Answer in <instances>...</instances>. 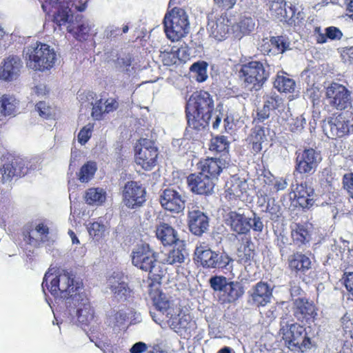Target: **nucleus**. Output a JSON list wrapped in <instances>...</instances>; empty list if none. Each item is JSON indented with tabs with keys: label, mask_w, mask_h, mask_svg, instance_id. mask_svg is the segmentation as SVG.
Returning a JSON list of instances; mask_svg holds the SVG:
<instances>
[{
	"label": "nucleus",
	"mask_w": 353,
	"mask_h": 353,
	"mask_svg": "<svg viewBox=\"0 0 353 353\" xmlns=\"http://www.w3.org/2000/svg\"><path fill=\"white\" fill-rule=\"evenodd\" d=\"M214 101L210 94L205 91H200L192 94L186 104V117L189 128L196 131L205 129L212 117ZM212 128H219L223 118V114L216 111L213 114Z\"/></svg>",
	"instance_id": "1"
},
{
	"label": "nucleus",
	"mask_w": 353,
	"mask_h": 353,
	"mask_svg": "<svg viewBox=\"0 0 353 353\" xmlns=\"http://www.w3.org/2000/svg\"><path fill=\"white\" fill-rule=\"evenodd\" d=\"M153 302L155 311L151 310L150 313L157 323L161 325L165 322L174 330H188L194 327L195 322L191 315L170 302L164 294L159 293Z\"/></svg>",
	"instance_id": "2"
},
{
	"label": "nucleus",
	"mask_w": 353,
	"mask_h": 353,
	"mask_svg": "<svg viewBox=\"0 0 353 353\" xmlns=\"http://www.w3.org/2000/svg\"><path fill=\"white\" fill-rule=\"evenodd\" d=\"M45 288L56 300H65V305L75 293L83 291L81 282L75 281L73 274L55 268H50L46 273L42 283L43 291Z\"/></svg>",
	"instance_id": "3"
},
{
	"label": "nucleus",
	"mask_w": 353,
	"mask_h": 353,
	"mask_svg": "<svg viewBox=\"0 0 353 353\" xmlns=\"http://www.w3.org/2000/svg\"><path fill=\"white\" fill-rule=\"evenodd\" d=\"M27 66L35 71L43 72L50 70L55 63L57 54L49 45L36 42L24 49Z\"/></svg>",
	"instance_id": "4"
},
{
	"label": "nucleus",
	"mask_w": 353,
	"mask_h": 353,
	"mask_svg": "<svg viewBox=\"0 0 353 353\" xmlns=\"http://www.w3.org/2000/svg\"><path fill=\"white\" fill-rule=\"evenodd\" d=\"M157 258V252L146 243L137 244L132 252V264L139 269L149 272L154 279H161L164 273Z\"/></svg>",
	"instance_id": "5"
},
{
	"label": "nucleus",
	"mask_w": 353,
	"mask_h": 353,
	"mask_svg": "<svg viewBox=\"0 0 353 353\" xmlns=\"http://www.w3.org/2000/svg\"><path fill=\"white\" fill-rule=\"evenodd\" d=\"M239 74L245 88L250 91H258L270 77V66L261 61H252L242 65Z\"/></svg>",
	"instance_id": "6"
},
{
	"label": "nucleus",
	"mask_w": 353,
	"mask_h": 353,
	"mask_svg": "<svg viewBox=\"0 0 353 353\" xmlns=\"http://www.w3.org/2000/svg\"><path fill=\"white\" fill-rule=\"evenodd\" d=\"M163 26L167 38L178 41L189 32L188 15L183 9L174 7L165 14Z\"/></svg>",
	"instance_id": "7"
},
{
	"label": "nucleus",
	"mask_w": 353,
	"mask_h": 353,
	"mask_svg": "<svg viewBox=\"0 0 353 353\" xmlns=\"http://www.w3.org/2000/svg\"><path fill=\"white\" fill-rule=\"evenodd\" d=\"M65 307L71 315H74L81 326L89 325L94 319V309L85 292L75 293L67 301Z\"/></svg>",
	"instance_id": "8"
},
{
	"label": "nucleus",
	"mask_w": 353,
	"mask_h": 353,
	"mask_svg": "<svg viewBox=\"0 0 353 353\" xmlns=\"http://www.w3.org/2000/svg\"><path fill=\"white\" fill-rule=\"evenodd\" d=\"M38 166L33 162L19 157H10L8 161L0 168V182L11 187L14 177L22 176L28 174L29 170H35Z\"/></svg>",
	"instance_id": "9"
},
{
	"label": "nucleus",
	"mask_w": 353,
	"mask_h": 353,
	"mask_svg": "<svg viewBox=\"0 0 353 353\" xmlns=\"http://www.w3.org/2000/svg\"><path fill=\"white\" fill-rule=\"evenodd\" d=\"M194 254L195 260L204 268L228 270V267L232 262L226 253L216 252L204 245L196 246Z\"/></svg>",
	"instance_id": "10"
},
{
	"label": "nucleus",
	"mask_w": 353,
	"mask_h": 353,
	"mask_svg": "<svg viewBox=\"0 0 353 353\" xmlns=\"http://www.w3.org/2000/svg\"><path fill=\"white\" fill-rule=\"evenodd\" d=\"M207 30L210 37L218 41H221L228 38L232 31L233 23L226 13L212 12L208 15Z\"/></svg>",
	"instance_id": "11"
},
{
	"label": "nucleus",
	"mask_w": 353,
	"mask_h": 353,
	"mask_svg": "<svg viewBox=\"0 0 353 353\" xmlns=\"http://www.w3.org/2000/svg\"><path fill=\"white\" fill-rule=\"evenodd\" d=\"M135 161L145 170H151L156 165L158 149L155 143L148 139H141L136 146Z\"/></svg>",
	"instance_id": "12"
},
{
	"label": "nucleus",
	"mask_w": 353,
	"mask_h": 353,
	"mask_svg": "<svg viewBox=\"0 0 353 353\" xmlns=\"http://www.w3.org/2000/svg\"><path fill=\"white\" fill-rule=\"evenodd\" d=\"M45 3L52 7L57 6L58 11L54 14L53 21L59 27L66 23L71 24L72 8L74 7L79 12H83L85 9V3L78 5L73 0H45Z\"/></svg>",
	"instance_id": "13"
},
{
	"label": "nucleus",
	"mask_w": 353,
	"mask_h": 353,
	"mask_svg": "<svg viewBox=\"0 0 353 353\" xmlns=\"http://www.w3.org/2000/svg\"><path fill=\"white\" fill-rule=\"evenodd\" d=\"M296 170L300 174H313L321 161L319 152L312 148L296 152Z\"/></svg>",
	"instance_id": "14"
},
{
	"label": "nucleus",
	"mask_w": 353,
	"mask_h": 353,
	"mask_svg": "<svg viewBox=\"0 0 353 353\" xmlns=\"http://www.w3.org/2000/svg\"><path fill=\"white\" fill-rule=\"evenodd\" d=\"M328 103L338 110H345L351 105V92L343 85L333 83L327 88Z\"/></svg>",
	"instance_id": "15"
},
{
	"label": "nucleus",
	"mask_w": 353,
	"mask_h": 353,
	"mask_svg": "<svg viewBox=\"0 0 353 353\" xmlns=\"http://www.w3.org/2000/svg\"><path fill=\"white\" fill-rule=\"evenodd\" d=\"M123 202L130 209H135L145 201V188L137 181H128L123 189Z\"/></svg>",
	"instance_id": "16"
},
{
	"label": "nucleus",
	"mask_w": 353,
	"mask_h": 353,
	"mask_svg": "<svg viewBox=\"0 0 353 353\" xmlns=\"http://www.w3.org/2000/svg\"><path fill=\"white\" fill-rule=\"evenodd\" d=\"M283 339L290 346L296 347L303 351V348H307L310 344V339L307 336L305 328L297 323H293L281 329Z\"/></svg>",
	"instance_id": "17"
},
{
	"label": "nucleus",
	"mask_w": 353,
	"mask_h": 353,
	"mask_svg": "<svg viewBox=\"0 0 353 353\" xmlns=\"http://www.w3.org/2000/svg\"><path fill=\"white\" fill-rule=\"evenodd\" d=\"M185 201V194L181 191L172 188L165 189L160 196L162 207L166 210L175 213H179L184 210Z\"/></svg>",
	"instance_id": "18"
},
{
	"label": "nucleus",
	"mask_w": 353,
	"mask_h": 353,
	"mask_svg": "<svg viewBox=\"0 0 353 353\" xmlns=\"http://www.w3.org/2000/svg\"><path fill=\"white\" fill-rule=\"evenodd\" d=\"M224 222L230 230L239 234H245L251 229L250 221L252 219L241 213L240 210H230L223 216Z\"/></svg>",
	"instance_id": "19"
},
{
	"label": "nucleus",
	"mask_w": 353,
	"mask_h": 353,
	"mask_svg": "<svg viewBox=\"0 0 353 353\" xmlns=\"http://www.w3.org/2000/svg\"><path fill=\"white\" fill-rule=\"evenodd\" d=\"M187 182L190 190L197 194H210L215 185L214 181L201 172L190 174Z\"/></svg>",
	"instance_id": "20"
},
{
	"label": "nucleus",
	"mask_w": 353,
	"mask_h": 353,
	"mask_svg": "<svg viewBox=\"0 0 353 353\" xmlns=\"http://www.w3.org/2000/svg\"><path fill=\"white\" fill-rule=\"evenodd\" d=\"M108 285L118 301H125L131 296L132 291L125 282L123 275L119 272H114L108 279Z\"/></svg>",
	"instance_id": "21"
},
{
	"label": "nucleus",
	"mask_w": 353,
	"mask_h": 353,
	"mask_svg": "<svg viewBox=\"0 0 353 353\" xmlns=\"http://www.w3.org/2000/svg\"><path fill=\"white\" fill-rule=\"evenodd\" d=\"M347 120L343 113L331 117L324 125V131L332 139L342 137L350 133Z\"/></svg>",
	"instance_id": "22"
},
{
	"label": "nucleus",
	"mask_w": 353,
	"mask_h": 353,
	"mask_svg": "<svg viewBox=\"0 0 353 353\" xmlns=\"http://www.w3.org/2000/svg\"><path fill=\"white\" fill-rule=\"evenodd\" d=\"M293 305L294 315L301 322L313 321L317 314L315 305L303 297L295 299Z\"/></svg>",
	"instance_id": "23"
},
{
	"label": "nucleus",
	"mask_w": 353,
	"mask_h": 353,
	"mask_svg": "<svg viewBox=\"0 0 353 353\" xmlns=\"http://www.w3.org/2000/svg\"><path fill=\"white\" fill-rule=\"evenodd\" d=\"M250 302L256 306H264L270 302L272 288L267 283L260 281L249 291Z\"/></svg>",
	"instance_id": "24"
},
{
	"label": "nucleus",
	"mask_w": 353,
	"mask_h": 353,
	"mask_svg": "<svg viewBox=\"0 0 353 353\" xmlns=\"http://www.w3.org/2000/svg\"><path fill=\"white\" fill-rule=\"evenodd\" d=\"M22 62L17 56H9L4 59L0 65V79L4 81H12L19 75Z\"/></svg>",
	"instance_id": "25"
},
{
	"label": "nucleus",
	"mask_w": 353,
	"mask_h": 353,
	"mask_svg": "<svg viewBox=\"0 0 353 353\" xmlns=\"http://www.w3.org/2000/svg\"><path fill=\"white\" fill-rule=\"evenodd\" d=\"M188 226L192 234L201 236L208 229L209 219L203 212L199 210L190 211L188 213Z\"/></svg>",
	"instance_id": "26"
},
{
	"label": "nucleus",
	"mask_w": 353,
	"mask_h": 353,
	"mask_svg": "<svg viewBox=\"0 0 353 353\" xmlns=\"http://www.w3.org/2000/svg\"><path fill=\"white\" fill-rule=\"evenodd\" d=\"M225 161L219 158H209L198 164L200 172L216 181L222 170L226 168Z\"/></svg>",
	"instance_id": "27"
},
{
	"label": "nucleus",
	"mask_w": 353,
	"mask_h": 353,
	"mask_svg": "<svg viewBox=\"0 0 353 353\" xmlns=\"http://www.w3.org/2000/svg\"><path fill=\"white\" fill-rule=\"evenodd\" d=\"M261 46L263 53L269 55H275L283 53L290 49V42L283 36L273 37L270 40H263Z\"/></svg>",
	"instance_id": "28"
},
{
	"label": "nucleus",
	"mask_w": 353,
	"mask_h": 353,
	"mask_svg": "<svg viewBox=\"0 0 353 353\" xmlns=\"http://www.w3.org/2000/svg\"><path fill=\"white\" fill-rule=\"evenodd\" d=\"M314 189L307 183H301L296 185L294 190V198L303 208H309L314 203Z\"/></svg>",
	"instance_id": "29"
},
{
	"label": "nucleus",
	"mask_w": 353,
	"mask_h": 353,
	"mask_svg": "<svg viewBox=\"0 0 353 353\" xmlns=\"http://www.w3.org/2000/svg\"><path fill=\"white\" fill-rule=\"evenodd\" d=\"M288 261L290 269L296 274H305L311 268L310 259L301 252L290 255Z\"/></svg>",
	"instance_id": "30"
},
{
	"label": "nucleus",
	"mask_w": 353,
	"mask_h": 353,
	"mask_svg": "<svg viewBox=\"0 0 353 353\" xmlns=\"http://www.w3.org/2000/svg\"><path fill=\"white\" fill-rule=\"evenodd\" d=\"M248 188L245 180L232 176L225 184V192L230 199L241 198Z\"/></svg>",
	"instance_id": "31"
},
{
	"label": "nucleus",
	"mask_w": 353,
	"mask_h": 353,
	"mask_svg": "<svg viewBox=\"0 0 353 353\" xmlns=\"http://www.w3.org/2000/svg\"><path fill=\"white\" fill-rule=\"evenodd\" d=\"M156 235L164 245H170L179 242L177 232L172 226L165 223H162L157 226Z\"/></svg>",
	"instance_id": "32"
},
{
	"label": "nucleus",
	"mask_w": 353,
	"mask_h": 353,
	"mask_svg": "<svg viewBox=\"0 0 353 353\" xmlns=\"http://www.w3.org/2000/svg\"><path fill=\"white\" fill-rule=\"evenodd\" d=\"M291 236L294 243L299 247L308 243L311 239L309 225L300 223L294 224L292 228Z\"/></svg>",
	"instance_id": "33"
},
{
	"label": "nucleus",
	"mask_w": 353,
	"mask_h": 353,
	"mask_svg": "<svg viewBox=\"0 0 353 353\" xmlns=\"http://www.w3.org/2000/svg\"><path fill=\"white\" fill-rule=\"evenodd\" d=\"M269 129L259 125L256 126L250 137V141L252 145V150L254 152H260L263 148V144L268 141Z\"/></svg>",
	"instance_id": "34"
},
{
	"label": "nucleus",
	"mask_w": 353,
	"mask_h": 353,
	"mask_svg": "<svg viewBox=\"0 0 353 353\" xmlns=\"http://www.w3.org/2000/svg\"><path fill=\"white\" fill-rule=\"evenodd\" d=\"M19 101L12 95L0 96V113L5 116H14L17 112Z\"/></svg>",
	"instance_id": "35"
},
{
	"label": "nucleus",
	"mask_w": 353,
	"mask_h": 353,
	"mask_svg": "<svg viewBox=\"0 0 353 353\" xmlns=\"http://www.w3.org/2000/svg\"><path fill=\"white\" fill-rule=\"evenodd\" d=\"M188 253L184 248L183 241L175 244V248L169 252L165 262L170 265H178L183 263L188 257Z\"/></svg>",
	"instance_id": "36"
},
{
	"label": "nucleus",
	"mask_w": 353,
	"mask_h": 353,
	"mask_svg": "<svg viewBox=\"0 0 353 353\" xmlns=\"http://www.w3.org/2000/svg\"><path fill=\"white\" fill-rule=\"evenodd\" d=\"M255 20L250 17H242L238 23L232 26V32L236 37H241L252 32L255 28Z\"/></svg>",
	"instance_id": "37"
},
{
	"label": "nucleus",
	"mask_w": 353,
	"mask_h": 353,
	"mask_svg": "<svg viewBox=\"0 0 353 353\" xmlns=\"http://www.w3.org/2000/svg\"><path fill=\"white\" fill-rule=\"evenodd\" d=\"M295 81L294 79L283 72H278L276 79L274 81V87L280 92H293L295 89Z\"/></svg>",
	"instance_id": "38"
},
{
	"label": "nucleus",
	"mask_w": 353,
	"mask_h": 353,
	"mask_svg": "<svg viewBox=\"0 0 353 353\" xmlns=\"http://www.w3.org/2000/svg\"><path fill=\"white\" fill-rule=\"evenodd\" d=\"M106 191L101 188H89L85 195V201L88 205H101L106 200Z\"/></svg>",
	"instance_id": "39"
},
{
	"label": "nucleus",
	"mask_w": 353,
	"mask_h": 353,
	"mask_svg": "<svg viewBox=\"0 0 353 353\" xmlns=\"http://www.w3.org/2000/svg\"><path fill=\"white\" fill-rule=\"evenodd\" d=\"M244 290L242 285L239 282L229 281L225 288L223 295L225 296L228 302L232 303L243 296Z\"/></svg>",
	"instance_id": "40"
},
{
	"label": "nucleus",
	"mask_w": 353,
	"mask_h": 353,
	"mask_svg": "<svg viewBox=\"0 0 353 353\" xmlns=\"http://www.w3.org/2000/svg\"><path fill=\"white\" fill-rule=\"evenodd\" d=\"M254 245L250 241H246L237 250V256L241 263L250 264L254 260Z\"/></svg>",
	"instance_id": "41"
},
{
	"label": "nucleus",
	"mask_w": 353,
	"mask_h": 353,
	"mask_svg": "<svg viewBox=\"0 0 353 353\" xmlns=\"http://www.w3.org/2000/svg\"><path fill=\"white\" fill-rule=\"evenodd\" d=\"M67 30L73 34V36L79 41L86 40L88 37V33L90 27L88 21H82L74 26V24H70L67 27Z\"/></svg>",
	"instance_id": "42"
},
{
	"label": "nucleus",
	"mask_w": 353,
	"mask_h": 353,
	"mask_svg": "<svg viewBox=\"0 0 353 353\" xmlns=\"http://www.w3.org/2000/svg\"><path fill=\"white\" fill-rule=\"evenodd\" d=\"M269 3V8L271 14L274 16L279 21L286 19L287 9L286 3L283 0L266 1Z\"/></svg>",
	"instance_id": "43"
},
{
	"label": "nucleus",
	"mask_w": 353,
	"mask_h": 353,
	"mask_svg": "<svg viewBox=\"0 0 353 353\" xmlns=\"http://www.w3.org/2000/svg\"><path fill=\"white\" fill-rule=\"evenodd\" d=\"M97 170V164L94 161L85 163L77 174L78 179L81 183H88L94 176Z\"/></svg>",
	"instance_id": "44"
},
{
	"label": "nucleus",
	"mask_w": 353,
	"mask_h": 353,
	"mask_svg": "<svg viewBox=\"0 0 353 353\" xmlns=\"http://www.w3.org/2000/svg\"><path fill=\"white\" fill-rule=\"evenodd\" d=\"M179 50L168 48L163 50H160L159 58L164 65H173L180 61L178 53Z\"/></svg>",
	"instance_id": "45"
},
{
	"label": "nucleus",
	"mask_w": 353,
	"mask_h": 353,
	"mask_svg": "<svg viewBox=\"0 0 353 353\" xmlns=\"http://www.w3.org/2000/svg\"><path fill=\"white\" fill-rule=\"evenodd\" d=\"M127 319V313L123 310L112 311L108 315L106 323L110 327H119L123 325Z\"/></svg>",
	"instance_id": "46"
},
{
	"label": "nucleus",
	"mask_w": 353,
	"mask_h": 353,
	"mask_svg": "<svg viewBox=\"0 0 353 353\" xmlns=\"http://www.w3.org/2000/svg\"><path fill=\"white\" fill-rule=\"evenodd\" d=\"M207 63L204 61L193 63L190 67V72L193 77L199 82H203L208 78Z\"/></svg>",
	"instance_id": "47"
},
{
	"label": "nucleus",
	"mask_w": 353,
	"mask_h": 353,
	"mask_svg": "<svg viewBox=\"0 0 353 353\" xmlns=\"http://www.w3.org/2000/svg\"><path fill=\"white\" fill-rule=\"evenodd\" d=\"M229 142L224 136L216 137L212 140L210 149L218 152H228Z\"/></svg>",
	"instance_id": "48"
},
{
	"label": "nucleus",
	"mask_w": 353,
	"mask_h": 353,
	"mask_svg": "<svg viewBox=\"0 0 353 353\" xmlns=\"http://www.w3.org/2000/svg\"><path fill=\"white\" fill-rule=\"evenodd\" d=\"M209 283L214 291L223 293L229 281L223 276H214L210 279Z\"/></svg>",
	"instance_id": "49"
},
{
	"label": "nucleus",
	"mask_w": 353,
	"mask_h": 353,
	"mask_svg": "<svg viewBox=\"0 0 353 353\" xmlns=\"http://www.w3.org/2000/svg\"><path fill=\"white\" fill-rule=\"evenodd\" d=\"M34 234H39L43 243L50 245L54 240L50 236L49 228L43 223L38 224L34 228Z\"/></svg>",
	"instance_id": "50"
},
{
	"label": "nucleus",
	"mask_w": 353,
	"mask_h": 353,
	"mask_svg": "<svg viewBox=\"0 0 353 353\" xmlns=\"http://www.w3.org/2000/svg\"><path fill=\"white\" fill-rule=\"evenodd\" d=\"M117 65L118 68L128 74L134 71V67L132 66V57L130 54L118 58Z\"/></svg>",
	"instance_id": "51"
},
{
	"label": "nucleus",
	"mask_w": 353,
	"mask_h": 353,
	"mask_svg": "<svg viewBox=\"0 0 353 353\" xmlns=\"http://www.w3.org/2000/svg\"><path fill=\"white\" fill-rule=\"evenodd\" d=\"M288 123L292 132L301 131L305 124V119L302 115L291 117L288 119Z\"/></svg>",
	"instance_id": "52"
},
{
	"label": "nucleus",
	"mask_w": 353,
	"mask_h": 353,
	"mask_svg": "<svg viewBox=\"0 0 353 353\" xmlns=\"http://www.w3.org/2000/svg\"><path fill=\"white\" fill-rule=\"evenodd\" d=\"M283 104V100L278 95L268 96L264 101V105L270 110L279 108Z\"/></svg>",
	"instance_id": "53"
},
{
	"label": "nucleus",
	"mask_w": 353,
	"mask_h": 353,
	"mask_svg": "<svg viewBox=\"0 0 353 353\" xmlns=\"http://www.w3.org/2000/svg\"><path fill=\"white\" fill-rule=\"evenodd\" d=\"M93 124L88 123L84 126L79 132L78 140L81 144H85L88 142L92 135Z\"/></svg>",
	"instance_id": "54"
},
{
	"label": "nucleus",
	"mask_w": 353,
	"mask_h": 353,
	"mask_svg": "<svg viewBox=\"0 0 353 353\" xmlns=\"http://www.w3.org/2000/svg\"><path fill=\"white\" fill-rule=\"evenodd\" d=\"M105 227L103 224L99 222H94L88 227V232L90 236L101 237L103 234Z\"/></svg>",
	"instance_id": "55"
},
{
	"label": "nucleus",
	"mask_w": 353,
	"mask_h": 353,
	"mask_svg": "<svg viewBox=\"0 0 353 353\" xmlns=\"http://www.w3.org/2000/svg\"><path fill=\"white\" fill-rule=\"evenodd\" d=\"M343 185L350 196L353 199V173L345 174L343 176Z\"/></svg>",
	"instance_id": "56"
},
{
	"label": "nucleus",
	"mask_w": 353,
	"mask_h": 353,
	"mask_svg": "<svg viewBox=\"0 0 353 353\" xmlns=\"http://www.w3.org/2000/svg\"><path fill=\"white\" fill-rule=\"evenodd\" d=\"M105 113L104 112V106L103 103V99H99L95 102L92 107V117L95 120H100L102 115Z\"/></svg>",
	"instance_id": "57"
},
{
	"label": "nucleus",
	"mask_w": 353,
	"mask_h": 353,
	"mask_svg": "<svg viewBox=\"0 0 353 353\" xmlns=\"http://www.w3.org/2000/svg\"><path fill=\"white\" fill-rule=\"evenodd\" d=\"M24 240L27 243L34 247H38L41 243H43L41 239L39 238V234H34V229L32 230L28 235L25 236Z\"/></svg>",
	"instance_id": "58"
},
{
	"label": "nucleus",
	"mask_w": 353,
	"mask_h": 353,
	"mask_svg": "<svg viewBox=\"0 0 353 353\" xmlns=\"http://www.w3.org/2000/svg\"><path fill=\"white\" fill-rule=\"evenodd\" d=\"M36 109L42 117L49 118L52 115V108L43 101L39 102L36 105Z\"/></svg>",
	"instance_id": "59"
},
{
	"label": "nucleus",
	"mask_w": 353,
	"mask_h": 353,
	"mask_svg": "<svg viewBox=\"0 0 353 353\" xmlns=\"http://www.w3.org/2000/svg\"><path fill=\"white\" fill-rule=\"evenodd\" d=\"M325 32L327 37L332 40H339L343 36L341 31L338 28L334 26L325 28Z\"/></svg>",
	"instance_id": "60"
},
{
	"label": "nucleus",
	"mask_w": 353,
	"mask_h": 353,
	"mask_svg": "<svg viewBox=\"0 0 353 353\" xmlns=\"http://www.w3.org/2000/svg\"><path fill=\"white\" fill-rule=\"evenodd\" d=\"M341 323L345 332H350L352 335L353 332V317L351 318L350 314H345L341 318Z\"/></svg>",
	"instance_id": "61"
},
{
	"label": "nucleus",
	"mask_w": 353,
	"mask_h": 353,
	"mask_svg": "<svg viewBox=\"0 0 353 353\" xmlns=\"http://www.w3.org/2000/svg\"><path fill=\"white\" fill-rule=\"evenodd\" d=\"M250 221L251 229L256 232H262L263 229V223L259 216L255 213H253V217Z\"/></svg>",
	"instance_id": "62"
},
{
	"label": "nucleus",
	"mask_w": 353,
	"mask_h": 353,
	"mask_svg": "<svg viewBox=\"0 0 353 353\" xmlns=\"http://www.w3.org/2000/svg\"><path fill=\"white\" fill-rule=\"evenodd\" d=\"M103 103L104 106V112L106 113H110L116 110L119 106L118 102L113 98L108 99L105 101H103Z\"/></svg>",
	"instance_id": "63"
},
{
	"label": "nucleus",
	"mask_w": 353,
	"mask_h": 353,
	"mask_svg": "<svg viewBox=\"0 0 353 353\" xmlns=\"http://www.w3.org/2000/svg\"><path fill=\"white\" fill-rule=\"evenodd\" d=\"M343 280L347 290L353 295V272L345 273Z\"/></svg>",
	"instance_id": "64"
}]
</instances>
